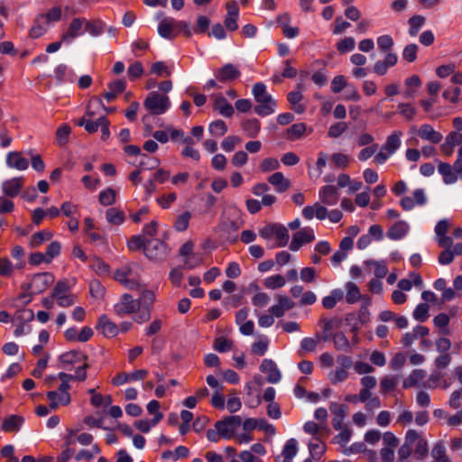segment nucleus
I'll return each mask as SVG.
<instances>
[{"instance_id": "f257e3e1", "label": "nucleus", "mask_w": 462, "mask_h": 462, "mask_svg": "<svg viewBox=\"0 0 462 462\" xmlns=\"http://www.w3.org/2000/svg\"><path fill=\"white\" fill-rule=\"evenodd\" d=\"M252 94L254 100L258 103L254 107V112L263 117L270 116L275 112L277 103L266 91V86L263 82H257L252 88Z\"/></svg>"}, {"instance_id": "f03ea898", "label": "nucleus", "mask_w": 462, "mask_h": 462, "mask_svg": "<svg viewBox=\"0 0 462 462\" xmlns=\"http://www.w3.org/2000/svg\"><path fill=\"white\" fill-rule=\"evenodd\" d=\"M143 106L150 111L152 115H162L171 106L169 97L161 95L157 91H152L146 97Z\"/></svg>"}, {"instance_id": "7ed1b4c3", "label": "nucleus", "mask_w": 462, "mask_h": 462, "mask_svg": "<svg viewBox=\"0 0 462 462\" xmlns=\"http://www.w3.org/2000/svg\"><path fill=\"white\" fill-rule=\"evenodd\" d=\"M242 225V220L239 217L236 218H223L220 220L217 226V232L224 240L229 243H235L237 241L238 235L237 231Z\"/></svg>"}, {"instance_id": "20e7f679", "label": "nucleus", "mask_w": 462, "mask_h": 462, "mask_svg": "<svg viewBox=\"0 0 462 462\" xmlns=\"http://www.w3.org/2000/svg\"><path fill=\"white\" fill-rule=\"evenodd\" d=\"M168 254L169 247L164 241L156 238H148L144 248V254L147 258L152 261H162L167 257Z\"/></svg>"}, {"instance_id": "39448f33", "label": "nucleus", "mask_w": 462, "mask_h": 462, "mask_svg": "<svg viewBox=\"0 0 462 462\" xmlns=\"http://www.w3.org/2000/svg\"><path fill=\"white\" fill-rule=\"evenodd\" d=\"M241 424L242 419L240 416L230 415L216 421L214 427L220 431L223 439H230Z\"/></svg>"}, {"instance_id": "423d86ee", "label": "nucleus", "mask_w": 462, "mask_h": 462, "mask_svg": "<svg viewBox=\"0 0 462 462\" xmlns=\"http://www.w3.org/2000/svg\"><path fill=\"white\" fill-rule=\"evenodd\" d=\"M54 275L51 273H40L32 276L31 282L23 284L22 288L23 290L32 289V292L39 294L44 291L50 285L54 282Z\"/></svg>"}, {"instance_id": "0eeeda50", "label": "nucleus", "mask_w": 462, "mask_h": 462, "mask_svg": "<svg viewBox=\"0 0 462 462\" xmlns=\"http://www.w3.org/2000/svg\"><path fill=\"white\" fill-rule=\"evenodd\" d=\"M156 19H162L158 24V33L163 39L173 40L177 35V20L172 17H164V14L160 12L156 14Z\"/></svg>"}, {"instance_id": "6e6552de", "label": "nucleus", "mask_w": 462, "mask_h": 462, "mask_svg": "<svg viewBox=\"0 0 462 462\" xmlns=\"http://www.w3.org/2000/svg\"><path fill=\"white\" fill-rule=\"evenodd\" d=\"M88 360V355L79 350H70L59 356L60 366L68 371H70L75 365H79L81 362Z\"/></svg>"}, {"instance_id": "1a4fd4ad", "label": "nucleus", "mask_w": 462, "mask_h": 462, "mask_svg": "<svg viewBox=\"0 0 462 462\" xmlns=\"http://www.w3.org/2000/svg\"><path fill=\"white\" fill-rule=\"evenodd\" d=\"M86 18L75 17L71 20L66 32L61 34V41L70 43L76 38L85 33Z\"/></svg>"}, {"instance_id": "9d476101", "label": "nucleus", "mask_w": 462, "mask_h": 462, "mask_svg": "<svg viewBox=\"0 0 462 462\" xmlns=\"http://www.w3.org/2000/svg\"><path fill=\"white\" fill-rule=\"evenodd\" d=\"M140 304L139 300H134L132 295L125 293L121 297L120 302L114 306V310L120 317L125 314H133L140 309Z\"/></svg>"}, {"instance_id": "9b49d317", "label": "nucleus", "mask_w": 462, "mask_h": 462, "mask_svg": "<svg viewBox=\"0 0 462 462\" xmlns=\"http://www.w3.org/2000/svg\"><path fill=\"white\" fill-rule=\"evenodd\" d=\"M216 79L221 83H230L241 77V71L232 63H226L215 71Z\"/></svg>"}, {"instance_id": "f8f14e48", "label": "nucleus", "mask_w": 462, "mask_h": 462, "mask_svg": "<svg viewBox=\"0 0 462 462\" xmlns=\"http://www.w3.org/2000/svg\"><path fill=\"white\" fill-rule=\"evenodd\" d=\"M315 239L314 231L310 227H304L296 232L292 236V240L290 244V249L293 252L300 250V248L307 243H310Z\"/></svg>"}, {"instance_id": "ddd939ff", "label": "nucleus", "mask_w": 462, "mask_h": 462, "mask_svg": "<svg viewBox=\"0 0 462 462\" xmlns=\"http://www.w3.org/2000/svg\"><path fill=\"white\" fill-rule=\"evenodd\" d=\"M416 439H418V432L415 430H408L405 434L404 442L398 450L400 461L406 460L411 455Z\"/></svg>"}, {"instance_id": "4468645a", "label": "nucleus", "mask_w": 462, "mask_h": 462, "mask_svg": "<svg viewBox=\"0 0 462 462\" xmlns=\"http://www.w3.org/2000/svg\"><path fill=\"white\" fill-rule=\"evenodd\" d=\"M260 371L267 374V382L271 383H277L281 381V372L272 359H263L260 365Z\"/></svg>"}, {"instance_id": "2eb2a0df", "label": "nucleus", "mask_w": 462, "mask_h": 462, "mask_svg": "<svg viewBox=\"0 0 462 462\" xmlns=\"http://www.w3.org/2000/svg\"><path fill=\"white\" fill-rule=\"evenodd\" d=\"M97 330L106 337H114L119 332V328L115 322H113L106 315L103 314L98 318L97 324L96 326Z\"/></svg>"}, {"instance_id": "dca6fc26", "label": "nucleus", "mask_w": 462, "mask_h": 462, "mask_svg": "<svg viewBox=\"0 0 462 462\" xmlns=\"http://www.w3.org/2000/svg\"><path fill=\"white\" fill-rule=\"evenodd\" d=\"M320 201L328 206H334L339 199V192L334 185H326L319 192Z\"/></svg>"}, {"instance_id": "f3484780", "label": "nucleus", "mask_w": 462, "mask_h": 462, "mask_svg": "<svg viewBox=\"0 0 462 462\" xmlns=\"http://www.w3.org/2000/svg\"><path fill=\"white\" fill-rule=\"evenodd\" d=\"M330 411L333 413L332 425L337 430L343 428L344 420L348 411V407L346 404L332 403L330 405Z\"/></svg>"}, {"instance_id": "a211bd4d", "label": "nucleus", "mask_w": 462, "mask_h": 462, "mask_svg": "<svg viewBox=\"0 0 462 462\" xmlns=\"http://www.w3.org/2000/svg\"><path fill=\"white\" fill-rule=\"evenodd\" d=\"M23 180V177H14L3 181L1 186L3 193L10 198L16 197L21 192Z\"/></svg>"}, {"instance_id": "6ab92c4d", "label": "nucleus", "mask_w": 462, "mask_h": 462, "mask_svg": "<svg viewBox=\"0 0 462 462\" xmlns=\"http://www.w3.org/2000/svg\"><path fill=\"white\" fill-rule=\"evenodd\" d=\"M5 162L9 168L18 171H25L29 167V161L23 157L19 152H9Z\"/></svg>"}, {"instance_id": "aec40b11", "label": "nucleus", "mask_w": 462, "mask_h": 462, "mask_svg": "<svg viewBox=\"0 0 462 462\" xmlns=\"http://www.w3.org/2000/svg\"><path fill=\"white\" fill-rule=\"evenodd\" d=\"M418 135L422 139L429 141L434 144L439 143L443 138L442 134L434 130L429 124L420 125L418 131Z\"/></svg>"}, {"instance_id": "412c9836", "label": "nucleus", "mask_w": 462, "mask_h": 462, "mask_svg": "<svg viewBox=\"0 0 462 462\" xmlns=\"http://www.w3.org/2000/svg\"><path fill=\"white\" fill-rule=\"evenodd\" d=\"M302 216L305 219L310 220L316 217L319 220H323L328 216V209L316 202L313 206H306L302 209Z\"/></svg>"}, {"instance_id": "4be33fe9", "label": "nucleus", "mask_w": 462, "mask_h": 462, "mask_svg": "<svg viewBox=\"0 0 462 462\" xmlns=\"http://www.w3.org/2000/svg\"><path fill=\"white\" fill-rule=\"evenodd\" d=\"M23 422L24 418L23 416L13 414L3 420L1 430L5 432L18 431Z\"/></svg>"}, {"instance_id": "5701e85b", "label": "nucleus", "mask_w": 462, "mask_h": 462, "mask_svg": "<svg viewBox=\"0 0 462 462\" xmlns=\"http://www.w3.org/2000/svg\"><path fill=\"white\" fill-rule=\"evenodd\" d=\"M409 230L408 224L400 220L395 222L387 231V236L392 240H400L406 236Z\"/></svg>"}, {"instance_id": "b1692460", "label": "nucleus", "mask_w": 462, "mask_h": 462, "mask_svg": "<svg viewBox=\"0 0 462 462\" xmlns=\"http://www.w3.org/2000/svg\"><path fill=\"white\" fill-rule=\"evenodd\" d=\"M268 182L275 187L279 193L285 192L290 188V180L284 178L283 173L277 171L268 177Z\"/></svg>"}, {"instance_id": "393cba45", "label": "nucleus", "mask_w": 462, "mask_h": 462, "mask_svg": "<svg viewBox=\"0 0 462 462\" xmlns=\"http://www.w3.org/2000/svg\"><path fill=\"white\" fill-rule=\"evenodd\" d=\"M213 109L225 117H231L234 115L233 106L223 96L215 99Z\"/></svg>"}, {"instance_id": "a878e982", "label": "nucleus", "mask_w": 462, "mask_h": 462, "mask_svg": "<svg viewBox=\"0 0 462 462\" xmlns=\"http://www.w3.org/2000/svg\"><path fill=\"white\" fill-rule=\"evenodd\" d=\"M106 28V24L100 19L87 20L85 23V32H88L93 37L101 35Z\"/></svg>"}, {"instance_id": "bb28decb", "label": "nucleus", "mask_w": 462, "mask_h": 462, "mask_svg": "<svg viewBox=\"0 0 462 462\" xmlns=\"http://www.w3.org/2000/svg\"><path fill=\"white\" fill-rule=\"evenodd\" d=\"M401 131H395L390 134L386 142L382 145V150H385L391 154H393L401 146Z\"/></svg>"}, {"instance_id": "cd10ccee", "label": "nucleus", "mask_w": 462, "mask_h": 462, "mask_svg": "<svg viewBox=\"0 0 462 462\" xmlns=\"http://www.w3.org/2000/svg\"><path fill=\"white\" fill-rule=\"evenodd\" d=\"M438 170L439 172L442 175L445 184H453L457 180V174L455 172L449 163L439 162Z\"/></svg>"}, {"instance_id": "c85d7f7f", "label": "nucleus", "mask_w": 462, "mask_h": 462, "mask_svg": "<svg viewBox=\"0 0 462 462\" xmlns=\"http://www.w3.org/2000/svg\"><path fill=\"white\" fill-rule=\"evenodd\" d=\"M52 236L53 233L47 229L36 232L31 236L29 241V246L31 248H38L44 242L51 240Z\"/></svg>"}, {"instance_id": "c756f323", "label": "nucleus", "mask_w": 462, "mask_h": 462, "mask_svg": "<svg viewBox=\"0 0 462 462\" xmlns=\"http://www.w3.org/2000/svg\"><path fill=\"white\" fill-rule=\"evenodd\" d=\"M43 14H40L34 21L33 26L29 31V35L32 39H37L47 32V23Z\"/></svg>"}, {"instance_id": "7c9ffc66", "label": "nucleus", "mask_w": 462, "mask_h": 462, "mask_svg": "<svg viewBox=\"0 0 462 462\" xmlns=\"http://www.w3.org/2000/svg\"><path fill=\"white\" fill-rule=\"evenodd\" d=\"M297 452L298 441L295 439H288L282 451V462H292V458L297 455Z\"/></svg>"}, {"instance_id": "2f4dec72", "label": "nucleus", "mask_w": 462, "mask_h": 462, "mask_svg": "<svg viewBox=\"0 0 462 462\" xmlns=\"http://www.w3.org/2000/svg\"><path fill=\"white\" fill-rule=\"evenodd\" d=\"M106 221L115 226H119L125 221V213L117 208H109L106 211Z\"/></svg>"}, {"instance_id": "473e14b6", "label": "nucleus", "mask_w": 462, "mask_h": 462, "mask_svg": "<svg viewBox=\"0 0 462 462\" xmlns=\"http://www.w3.org/2000/svg\"><path fill=\"white\" fill-rule=\"evenodd\" d=\"M55 79L58 82H72L74 79V72L65 64H60L54 69Z\"/></svg>"}, {"instance_id": "72a5a7b5", "label": "nucleus", "mask_w": 462, "mask_h": 462, "mask_svg": "<svg viewBox=\"0 0 462 462\" xmlns=\"http://www.w3.org/2000/svg\"><path fill=\"white\" fill-rule=\"evenodd\" d=\"M310 456L315 460H319L326 451V445L318 437L309 443Z\"/></svg>"}, {"instance_id": "f704fd0d", "label": "nucleus", "mask_w": 462, "mask_h": 462, "mask_svg": "<svg viewBox=\"0 0 462 462\" xmlns=\"http://www.w3.org/2000/svg\"><path fill=\"white\" fill-rule=\"evenodd\" d=\"M346 300L348 304H354L362 298L358 286L353 282H348L346 284Z\"/></svg>"}, {"instance_id": "c9c22d12", "label": "nucleus", "mask_w": 462, "mask_h": 462, "mask_svg": "<svg viewBox=\"0 0 462 462\" xmlns=\"http://www.w3.org/2000/svg\"><path fill=\"white\" fill-rule=\"evenodd\" d=\"M242 128L249 137L254 138L260 131L261 123L257 118L247 119L242 124Z\"/></svg>"}, {"instance_id": "e433bc0d", "label": "nucleus", "mask_w": 462, "mask_h": 462, "mask_svg": "<svg viewBox=\"0 0 462 462\" xmlns=\"http://www.w3.org/2000/svg\"><path fill=\"white\" fill-rule=\"evenodd\" d=\"M302 98L303 96L300 90L291 91L287 95L288 102L293 106V110L297 114H301L305 111L304 106L300 104Z\"/></svg>"}, {"instance_id": "4c0bfd02", "label": "nucleus", "mask_w": 462, "mask_h": 462, "mask_svg": "<svg viewBox=\"0 0 462 462\" xmlns=\"http://www.w3.org/2000/svg\"><path fill=\"white\" fill-rule=\"evenodd\" d=\"M425 17L422 16V15H420V14H415L413 16H411L409 20H408V23H409V34L411 36V37H415L420 29L424 25L425 23Z\"/></svg>"}, {"instance_id": "58836bf2", "label": "nucleus", "mask_w": 462, "mask_h": 462, "mask_svg": "<svg viewBox=\"0 0 462 462\" xmlns=\"http://www.w3.org/2000/svg\"><path fill=\"white\" fill-rule=\"evenodd\" d=\"M414 445V455L416 458L418 460L423 459L429 452L427 440L418 433V439H416Z\"/></svg>"}, {"instance_id": "ea45409f", "label": "nucleus", "mask_w": 462, "mask_h": 462, "mask_svg": "<svg viewBox=\"0 0 462 462\" xmlns=\"http://www.w3.org/2000/svg\"><path fill=\"white\" fill-rule=\"evenodd\" d=\"M306 131V125L304 123L293 124L287 129L286 138L290 141H294L300 138Z\"/></svg>"}, {"instance_id": "a19ab883", "label": "nucleus", "mask_w": 462, "mask_h": 462, "mask_svg": "<svg viewBox=\"0 0 462 462\" xmlns=\"http://www.w3.org/2000/svg\"><path fill=\"white\" fill-rule=\"evenodd\" d=\"M34 319V313L32 310L22 309L18 310L12 319L13 323L26 324Z\"/></svg>"}, {"instance_id": "79ce46f5", "label": "nucleus", "mask_w": 462, "mask_h": 462, "mask_svg": "<svg viewBox=\"0 0 462 462\" xmlns=\"http://www.w3.org/2000/svg\"><path fill=\"white\" fill-rule=\"evenodd\" d=\"M116 192L112 188H106L99 192L98 201L102 206H111L116 202Z\"/></svg>"}, {"instance_id": "37998d69", "label": "nucleus", "mask_w": 462, "mask_h": 462, "mask_svg": "<svg viewBox=\"0 0 462 462\" xmlns=\"http://www.w3.org/2000/svg\"><path fill=\"white\" fill-rule=\"evenodd\" d=\"M160 165V160L156 157L147 155L146 153L141 154V161L138 167L141 170L151 171L157 168Z\"/></svg>"}, {"instance_id": "c03bdc74", "label": "nucleus", "mask_w": 462, "mask_h": 462, "mask_svg": "<svg viewBox=\"0 0 462 462\" xmlns=\"http://www.w3.org/2000/svg\"><path fill=\"white\" fill-rule=\"evenodd\" d=\"M208 132L215 137H220L227 132V125L223 120H215L209 124Z\"/></svg>"}, {"instance_id": "a18cd8bd", "label": "nucleus", "mask_w": 462, "mask_h": 462, "mask_svg": "<svg viewBox=\"0 0 462 462\" xmlns=\"http://www.w3.org/2000/svg\"><path fill=\"white\" fill-rule=\"evenodd\" d=\"M426 376V372L422 369H415L403 381V388H411L415 386L418 382Z\"/></svg>"}, {"instance_id": "49530a36", "label": "nucleus", "mask_w": 462, "mask_h": 462, "mask_svg": "<svg viewBox=\"0 0 462 462\" xmlns=\"http://www.w3.org/2000/svg\"><path fill=\"white\" fill-rule=\"evenodd\" d=\"M431 456L435 462H450L446 454V448L442 442H438L431 450Z\"/></svg>"}, {"instance_id": "de8ad7c7", "label": "nucleus", "mask_w": 462, "mask_h": 462, "mask_svg": "<svg viewBox=\"0 0 462 462\" xmlns=\"http://www.w3.org/2000/svg\"><path fill=\"white\" fill-rule=\"evenodd\" d=\"M274 236L277 240L276 246L278 247H284L287 245L290 239L288 229L282 224H278Z\"/></svg>"}, {"instance_id": "09e8293b", "label": "nucleus", "mask_w": 462, "mask_h": 462, "mask_svg": "<svg viewBox=\"0 0 462 462\" xmlns=\"http://www.w3.org/2000/svg\"><path fill=\"white\" fill-rule=\"evenodd\" d=\"M147 240L148 238H145L143 235H135L129 239L127 246L130 251H137L140 249L144 251Z\"/></svg>"}, {"instance_id": "8fccbe9b", "label": "nucleus", "mask_w": 462, "mask_h": 462, "mask_svg": "<svg viewBox=\"0 0 462 462\" xmlns=\"http://www.w3.org/2000/svg\"><path fill=\"white\" fill-rule=\"evenodd\" d=\"M367 265L374 266V275L378 279H382L386 276L388 273V267L384 261H374V260H367L365 262Z\"/></svg>"}, {"instance_id": "3c124183", "label": "nucleus", "mask_w": 462, "mask_h": 462, "mask_svg": "<svg viewBox=\"0 0 462 462\" xmlns=\"http://www.w3.org/2000/svg\"><path fill=\"white\" fill-rule=\"evenodd\" d=\"M71 132V128L69 125L64 124L58 127L56 130V142L59 145H65L68 141Z\"/></svg>"}, {"instance_id": "603ef678", "label": "nucleus", "mask_w": 462, "mask_h": 462, "mask_svg": "<svg viewBox=\"0 0 462 462\" xmlns=\"http://www.w3.org/2000/svg\"><path fill=\"white\" fill-rule=\"evenodd\" d=\"M430 307L426 302L420 303L413 310L412 316L414 319L420 322H425L429 318Z\"/></svg>"}, {"instance_id": "864d4df0", "label": "nucleus", "mask_w": 462, "mask_h": 462, "mask_svg": "<svg viewBox=\"0 0 462 462\" xmlns=\"http://www.w3.org/2000/svg\"><path fill=\"white\" fill-rule=\"evenodd\" d=\"M61 252V244L59 241H52L46 249L45 255L47 258V263H51L52 260L59 256Z\"/></svg>"}, {"instance_id": "5fc2aeb1", "label": "nucleus", "mask_w": 462, "mask_h": 462, "mask_svg": "<svg viewBox=\"0 0 462 462\" xmlns=\"http://www.w3.org/2000/svg\"><path fill=\"white\" fill-rule=\"evenodd\" d=\"M450 319L446 313H439L433 319V323L436 327L442 328L440 333L443 335H448L449 330L447 328L449 324Z\"/></svg>"}, {"instance_id": "6e6d98bb", "label": "nucleus", "mask_w": 462, "mask_h": 462, "mask_svg": "<svg viewBox=\"0 0 462 462\" xmlns=\"http://www.w3.org/2000/svg\"><path fill=\"white\" fill-rule=\"evenodd\" d=\"M102 122H101V116L97 119L96 121L92 120H87L84 117L80 118L78 122V125L84 126L85 130L89 134L96 133L98 128L100 127Z\"/></svg>"}, {"instance_id": "4d7b16f0", "label": "nucleus", "mask_w": 462, "mask_h": 462, "mask_svg": "<svg viewBox=\"0 0 462 462\" xmlns=\"http://www.w3.org/2000/svg\"><path fill=\"white\" fill-rule=\"evenodd\" d=\"M69 389H70L69 383L61 382V383L59 385V387H58V391L60 392L59 399H60V402H61V405H68L70 403L71 397L69 393Z\"/></svg>"}, {"instance_id": "13d9d810", "label": "nucleus", "mask_w": 462, "mask_h": 462, "mask_svg": "<svg viewBox=\"0 0 462 462\" xmlns=\"http://www.w3.org/2000/svg\"><path fill=\"white\" fill-rule=\"evenodd\" d=\"M233 342L223 337H217L214 341V349L219 353H226L232 349Z\"/></svg>"}, {"instance_id": "bf43d9fd", "label": "nucleus", "mask_w": 462, "mask_h": 462, "mask_svg": "<svg viewBox=\"0 0 462 462\" xmlns=\"http://www.w3.org/2000/svg\"><path fill=\"white\" fill-rule=\"evenodd\" d=\"M285 282V278L282 275L276 274L266 278L264 281V285L269 289L275 290L282 287Z\"/></svg>"}, {"instance_id": "052dcab7", "label": "nucleus", "mask_w": 462, "mask_h": 462, "mask_svg": "<svg viewBox=\"0 0 462 462\" xmlns=\"http://www.w3.org/2000/svg\"><path fill=\"white\" fill-rule=\"evenodd\" d=\"M356 42L353 37H346L337 43V49L340 53L352 51L355 49Z\"/></svg>"}, {"instance_id": "680f3d73", "label": "nucleus", "mask_w": 462, "mask_h": 462, "mask_svg": "<svg viewBox=\"0 0 462 462\" xmlns=\"http://www.w3.org/2000/svg\"><path fill=\"white\" fill-rule=\"evenodd\" d=\"M333 341L337 350H347L349 348V341L346 335L339 331L334 334Z\"/></svg>"}, {"instance_id": "e2e57ef3", "label": "nucleus", "mask_w": 462, "mask_h": 462, "mask_svg": "<svg viewBox=\"0 0 462 462\" xmlns=\"http://www.w3.org/2000/svg\"><path fill=\"white\" fill-rule=\"evenodd\" d=\"M150 72L157 76L169 77L171 74V70L166 66L163 61H156L152 64Z\"/></svg>"}, {"instance_id": "0e129e2a", "label": "nucleus", "mask_w": 462, "mask_h": 462, "mask_svg": "<svg viewBox=\"0 0 462 462\" xmlns=\"http://www.w3.org/2000/svg\"><path fill=\"white\" fill-rule=\"evenodd\" d=\"M70 284L66 280H60L57 282L53 290H52V298H57L61 295H66L67 292L70 290Z\"/></svg>"}, {"instance_id": "69168bd1", "label": "nucleus", "mask_w": 462, "mask_h": 462, "mask_svg": "<svg viewBox=\"0 0 462 462\" xmlns=\"http://www.w3.org/2000/svg\"><path fill=\"white\" fill-rule=\"evenodd\" d=\"M279 167H280L279 161L277 159L272 158V157L263 160L259 165V168L263 172H269L272 171H275V170L279 169Z\"/></svg>"}, {"instance_id": "338daca9", "label": "nucleus", "mask_w": 462, "mask_h": 462, "mask_svg": "<svg viewBox=\"0 0 462 462\" xmlns=\"http://www.w3.org/2000/svg\"><path fill=\"white\" fill-rule=\"evenodd\" d=\"M329 380L333 384L344 382L348 377V373L344 368H337L328 374Z\"/></svg>"}, {"instance_id": "774afa93", "label": "nucleus", "mask_w": 462, "mask_h": 462, "mask_svg": "<svg viewBox=\"0 0 462 462\" xmlns=\"http://www.w3.org/2000/svg\"><path fill=\"white\" fill-rule=\"evenodd\" d=\"M347 128L346 122H337L332 125L328 131V136L330 138L339 137Z\"/></svg>"}]
</instances>
